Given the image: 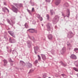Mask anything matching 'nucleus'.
I'll use <instances>...</instances> for the list:
<instances>
[{"mask_svg": "<svg viewBox=\"0 0 78 78\" xmlns=\"http://www.w3.org/2000/svg\"><path fill=\"white\" fill-rule=\"evenodd\" d=\"M16 69H19L18 68H17V67H16Z\"/></svg>", "mask_w": 78, "mask_h": 78, "instance_id": "50", "label": "nucleus"}, {"mask_svg": "<svg viewBox=\"0 0 78 78\" xmlns=\"http://www.w3.org/2000/svg\"><path fill=\"white\" fill-rule=\"evenodd\" d=\"M48 78H51V77H48Z\"/></svg>", "mask_w": 78, "mask_h": 78, "instance_id": "56", "label": "nucleus"}, {"mask_svg": "<svg viewBox=\"0 0 78 78\" xmlns=\"http://www.w3.org/2000/svg\"><path fill=\"white\" fill-rule=\"evenodd\" d=\"M78 51V48H74V51Z\"/></svg>", "mask_w": 78, "mask_h": 78, "instance_id": "26", "label": "nucleus"}, {"mask_svg": "<svg viewBox=\"0 0 78 78\" xmlns=\"http://www.w3.org/2000/svg\"><path fill=\"white\" fill-rule=\"evenodd\" d=\"M62 54H64L66 52V47H64L60 51Z\"/></svg>", "mask_w": 78, "mask_h": 78, "instance_id": "9", "label": "nucleus"}, {"mask_svg": "<svg viewBox=\"0 0 78 78\" xmlns=\"http://www.w3.org/2000/svg\"><path fill=\"white\" fill-rule=\"evenodd\" d=\"M0 24H1L2 25H3V24H2V23H0Z\"/></svg>", "mask_w": 78, "mask_h": 78, "instance_id": "55", "label": "nucleus"}, {"mask_svg": "<svg viewBox=\"0 0 78 78\" xmlns=\"http://www.w3.org/2000/svg\"><path fill=\"white\" fill-rule=\"evenodd\" d=\"M9 33L11 35L12 37H15V36H14V32L11 31H8Z\"/></svg>", "mask_w": 78, "mask_h": 78, "instance_id": "8", "label": "nucleus"}, {"mask_svg": "<svg viewBox=\"0 0 78 78\" xmlns=\"http://www.w3.org/2000/svg\"><path fill=\"white\" fill-rule=\"evenodd\" d=\"M46 77H47V76L46 75H44L43 76V78H45Z\"/></svg>", "mask_w": 78, "mask_h": 78, "instance_id": "36", "label": "nucleus"}, {"mask_svg": "<svg viewBox=\"0 0 78 78\" xmlns=\"http://www.w3.org/2000/svg\"><path fill=\"white\" fill-rule=\"evenodd\" d=\"M38 56V61H40L41 59V56H40V55H37Z\"/></svg>", "mask_w": 78, "mask_h": 78, "instance_id": "21", "label": "nucleus"}, {"mask_svg": "<svg viewBox=\"0 0 78 78\" xmlns=\"http://www.w3.org/2000/svg\"><path fill=\"white\" fill-rule=\"evenodd\" d=\"M60 63H61V64H62V65H63L64 66V67H65V66H67V65L64 64L63 63V62H62V61H61L60 62Z\"/></svg>", "mask_w": 78, "mask_h": 78, "instance_id": "22", "label": "nucleus"}, {"mask_svg": "<svg viewBox=\"0 0 78 78\" xmlns=\"http://www.w3.org/2000/svg\"><path fill=\"white\" fill-rule=\"evenodd\" d=\"M3 61L4 62V66H6V64H8V61L6 59H4L3 60Z\"/></svg>", "mask_w": 78, "mask_h": 78, "instance_id": "17", "label": "nucleus"}, {"mask_svg": "<svg viewBox=\"0 0 78 78\" xmlns=\"http://www.w3.org/2000/svg\"><path fill=\"white\" fill-rule=\"evenodd\" d=\"M20 65L22 66H25V63L23 61H20Z\"/></svg>", "mask_w": 78, "mask_h": 78, "instance_id": "14", "label": "nucleus"}, {"mask_svg": "<svg viewBox=\"0 0 78 78\" xmlns=\"http://www.w3.org/2000/svg\"><path fill=\"white\" fill-rule=\"evenodd\" d=\"M27 45L28 46V47H29V48H30L31 47V42L30 41H28L27 42Z\"/></svg>", "mask_w": 78, "mask_h": 78, "instance_id": "12", "label": "nucleus"}, {"mask_svg": "<svg viewBox=\"0 0 78 78\" xmlns=\"http://www.w3.org/2000/svg\"><path fill=\"white\" fill-rule=\"evenodd\" d=\"M9 62H14V61H12V59H11V58H9Z\"/></svg>", "mask_w": 78, "mask_h": 78, "instance_id": "24", "label": "nucleus"}, {"mask_svg": "<svg viewBox=\"0 0 78 78\" xmlns=\"http://www.w3.org/2000/svg\"><path fill=\"white\" fill-rule=\"evenodd\" d=\"M9 42L10 43H15V42H16V40L14 39H12L11 37H10L9 39Z\"/></svg>", "mask_w": 78, "mask_h": 78, "instance_id": "6", "label": "nucleus"}, {"mask_svg": "<svg viewBox=\"0 0 78 78\" xmlns=\"http://www.w3.org/2000/svg\"><path fill=\"white\" fill-rule=\"evenodd\" d=\"M9 33L11 35L12 37H15V36H14V32L11 31H8Z\"/></svg>", "mask_w": 78, "mask_h": 78, "instance_id": "7", "label": "nucleus"}, {"mask_svg": "<svg viewBox=\"0 0 78 78\" xmlns=\"http://www.w3.org/2000/svg\"><path fill=\"white\" fill-rule=\"evenodd\" d=\"M39 19L41 21H42V20H43V19H42V17H41L40 18H39Z\"/></svg>", "mask_w": 78, "mask_h": 78, "instance_id": "34", "label": "nucleus"}, {"mask_svg": "<svg viewBox=\"0 0 78 78\" xmlns=\"http://www.w3.org/2000/svg\"><path fill=\"white\" fill-rule=\"evenodd\" d=\"M36 50H34L35 53V54H37V52H36Z\"/></svg>", "mask_w": 78, "mask_h": 78, "instance_id": "44", "label": "nucleus"}, {"mask_svg": "<svg viewBox=\"0 0 78 78\" xmlns=\"http://www.w3.org/2000/svg\"><path fill=\"white\" fill-rule=\"evenodd\" d=\"M39 49L38 47L37 46L36 47H34V50H37Z\"/></svg>", "mask_w": 78, "mask_h": 78, "instance_id": "20", "label": "nucleus"}, {"mask_svg": "<svg viewBox=\"0 0 78 78\" xmlns=\"http://www.w3.org/2000/svg\"><path fill=\"white\" fill-rule=\"evenodd\" d=\"M56 28H57V27H56V26H55V29H56Z\"/></svg>", "mask_w": 78, "mask_h": 78, "instance_id": "46", "label": "nucleus"}, {"mask_svg": "<svg viewBox=\"0 0 78 78\" xmlns=\"http://www.w3.org/2000/svg\"><path fill=\"white\" fill-rule=\"evenodd\" d=\"M48 39L49 40H51L53 38V36L52 35L50 34L48 35Z\"/></svg>", "mask_w": 78, "mask_h": 78, "instance_id": "15", "label": "nucleus"}, {"mask_svg": "<svg viewBox=\"0 0 78 78\" xmlns=\"http://www.w3.org/2000/svg\"><path fill=\"white\" fill-rule=\"evenodd\" d=\"M73 36V34L72 33V32L71 31H70L68 34V37L69 38H71V37H72V36Z\"/></svg>", "mask_w": 78, "mask_h": 78, "instance_id": "5", "label": "nucleus"}, {"mask_svg": "<svg viewBox=\"0 0 78 78\" xmlns=\"http://www.w3.org/2000/svg\"><path fill=\"white\" fill-rule=\"evenodd\" d=\"M50 1L51 0H46V2H50Z\"/></svg>", "mask_w": 78, "mask_h": 78, "instance_id": "38", "label": "nucleus"}, {"mask_svg": "<svg viewBox=\"0 0 78 78\" xmlns=\"http://www.w3.org/2000/svg\"><path fill=\"white\" fill-rule=\"evenodd\" d=\"M73 69H74V70L75 71H76V72H78V69H77L76 68H73Z\"/></svg>", "mask_w": 78, "mask_h": 78, "instance_id": "29", "label": "nucleus"}, {"mask_svg": "<svg viewBox=\"0 0 78 78\" xmlns=\"http://www.w3.org/2000/svg\"><path fill=\"white\" fill-rule=\"evenodd\" d=\"M50 12L51 15H53V10H51Z\"/></svg>", "mask_w": 78, "mask_h": 78, "instance_id": "27", "label": "nucleus"}, {"mask_svg": "<svg viewBox=\"0 0 78 78\" xmlns=\"http://www.w3.org/2000/svg\"><path fill=\"white\" fill-rule=\"evenodd\" d=\"M1 75V73H0V76Z\"/></svg>", "mask_w": 78, "mask_h": 78, "instance_id": "54", "label": "nucleus"}, {"mask_svg": "<svg viewBox=\"0 0 78 78\" xmlns=\"http://www.w3.org/2000/svg\"><path fill=\"white\" fill-rule=\"evenodd\" d=\"M7 22H8V23H9V24H10V25H11L12 26V27H13V25L11 23V21H10V20H9L8 19H7Z\"/></svg>", "mask_w": 78, "mask_h": 78, "instance_id": "19", "label": "nucleus"}, {"mask_svg": "<svg viewBox=\"0 0 78 78\" xmlns=\"http://www.w3.org/2000/svg\"><path fill=\"white\" fill-rule=\"evenodd\" d=\"M7 48H8V46L7 47Z\"/></svg>", "mask_w": 78, "mask_h": 78, "instance_id": "53", "label": "nucleus"}, {"mask_svg": "<svg viewBox=\"0 0 78 78\" xmlns=\"http://www.w3.org/2000/svg\"><path fill=\"white\" fill-rule=\"evenodd\" d=\"M11 66H13V63H12V62H11Z\"/></svg>", "mask_w": 78, "mask_h": 78, "instance_id": "43", "label": "nucleus"}, {"mask_svg": "<svg viewBox=\"0 0 78 78\" xmlns=\"http://www.w3.org/2000/svg\"><path fill=\"white\" fill-rule=\"evenodd\" d=\"M59 17L58 16H55L53 20V22L54 24H56V23L58 20V19H59Z\"/></svg>", "mask_w": 78, "mask_h": 78, "instance_id": "2", "label": "nucleus"}, {"mask_svg": "<svg viewBox=\"0 0 78 78\" xmlns=\"http://www.w3.org/2000/svg\"><path fill=\"white\" fill-rule=\"evenodd\" d=\"M29 37L30 39H32V40L34 39V37H32V39H31V38L30 37Z\"/></svg>", "mask_w": 78, "mask_h": 78, "instance_id": "39", "label": "nucleus"}, {"mask_svg": "<svg viewBox=\"0 0 78 78\" xmlns=\"http://www.w3.org/2000/svg\"><path fill=\"white\" fill-rule=\"evenodd\" d=\"M61 3V0H57L55 3L56 6H58Z\"/></svg>", "mask_w": 78, "mask_h": 78, "instance_id": "10", "label": "nucleus"}, {"mask_svg": "<svg viewBox=\"0 0 78 78\" xmlns=\"http://www.w3.org/2000/svg\"><path fill=\"white\" fill-rule=\"evenodd\" d=\"M62 16H63V17H64V18H65L66 17H69V16H70V10L69 9H67L66 14V16H65V15L63 12H62Z\"/></svg>", "mask_w": 78, "mask_h": 78, "instance_id": "1", "label": "nucleus"}, {"mask_svg": "<svg viewBox=\"0 0 78 78\" xmlns=\"http://www.w3.org/2000/svg\"><path fill=\"white\" fill-rule=\"evenodd\" d=\"M24 26H25V27L26 28H28V25H27V23H26L24 25Z\"/></svg>", "mask_w": 78, "mask_h": 78, "instance_id": "23", "label": "nucleus"}, {"mask_svg": "<svg viewBox=\"0 0 78 78\" xmlns=\"http://www.w3.org/2000/svg\"><path fill=\"white\" fill-rule=\"evenodd\" d=\"M28 66L29 67H32V64L31 63H29Z\"/></svg>", "mask_w": 78, "mask_h": 78, "instance_id": "30", "label": "nucleus"}, {"mask_svg": "<svg viewBox=\"0 0 78 78\" xmlns=\"http://www.w3.org/2000/svg\"><path fill=\"white\" fill-rule=\"evenodd\" d=\"M62 76H63V77H64V78H66V75L65 74H62Z\"/></svg>", "mask_w": 78, "mask_h": 78, "instance_id": "32", "label": "nucleus"}, {"mask_svg": "<svg viewBox=\"0 0 78 78\" xmlns=\"http://www.w3.org/2000/svg\"><path fill=\"white\" fill-rule=\"evenodd\" d=\"M34 32L35 33H37V30H35L34 29Z\"/></svg>", "mask_w": 78, "mask_h": 78, "instance_id": "40", "label": "nucleus"}, {"mask_svg": "<svg viewBox=\"0 0 78 78\" xmlns=\"http://www.w3.org/2000/svg\"><path fill=\"white\" fill-rule=\"evenodd\" d=\"M47 27L48 29V31H50L51 30H53V27L51 26V24L50 23H48L47 25Z\"/></svg>", "mask_w": 78, "mask_h": 78, "instance_id": "3", "label": "nucleus"}, {"mask_svg": "<svg viewBox=\"0 0 78 78\" xmlns=\"http://www.w3.org/2000/svg\"><path fill=\"white\" fill-rule=\"evenodd\" d=\"M41 17V15H37V17L38 19H39V18H40Z\"/></svg>", "mask_w": 78, "mask_h": 78, "instance_id": "41", "label": "nucleus"}, {"mask_svg": "<svg viewBox=\"0 0 78 78\" xmlns=\"http://www.w3.org/2000/svg\"><path fill=\"white\" fill-rule=\"evenodd\" d=\"M27 31H29L31 33H33L34 32V29H30L27 30Z\"/></svg>", "mask_w": 78, "mask_h": 78, "instance_id": "13", "label": "nucleus"}, {"mask_svg": "<svg viewBox=\"0 0 78 78\" xmlns=\"http://www.w3.org/2000/svg\"><path fill=\"white\" fill-rule=\"evenodd\" d=\"M41 56L43 60H44V61H45L46 59V58L45 57V55H44L41 54Z\"/></svg>", "mask_w": 78, "mask_h": 78, "instance_id": "16", "label": "nucleus"}, {"mask_svg": "<svg viewBox=\"0 0 78 78\" xmlns=\"http://www.w3.org/2000/svg\"><path fill=\"white\" fill-rule=\"evenodd\" d=\"M37 62H38V61H37V60H36L35 62H34V64H37Z\"/></svg>", "mask_w": 78, "mask_h": 78, "instance_id": "33", "label": "nucleus"}, {"mask_svg": "<svg viewBox=\"0 0 78 78\" xmlns=\"http://www.w3.org/2000/svg\"><path fill=\"white\" fill-rule=\"evenodd\" d=\"M10 20H11V22L12 23V24L13 25H13H14V24L15 23V22L12 21V20L11 19H10Z\"/></svg>", "mask_w": 78, "mask_h": 78, "instance_id": "28", "label": "nucleus"}, {"mask_svg": "<svg viewBox=\"0 0 78 78\" xmlns=\"http://www.w3.org/2000/svg\"><path fill=\"white\" fill-rule=\"evenodd\" d=\"M77 77H78V73L77 74Z\"/></svg>", "mask_w": 78, "mask_h": 78, "instance_id": "52", "label": "nucleus"}, {"mask_svg": "<svg viewBox=\"0 0 78 78\" xmlns=\"http://www.w3.org/2000/svg\"><path fill=\"white\" fill-rule=\"evenodd\" d=\"M70 58L71 59H76V56L75 55L72 54L70 56Z\"/></svg>", "mask_w": 78, "mask_h": 78, "instance_id": "11", "label": "nucleus"}, {"mask_svg": "<svg viewBox=\"0 0 78 78\" xmlns=\"http://www.w3.org/2000/svg\"><path fill=\"white\" fill-rule=\"evenodd\" d=\"M32 12H34V8H32Z\"/></svg>", "mask_w": 78, "mask_h": 78, "instance_id": "37", "label": "nucleus"}, {"mask_svg": "<svg viewBox=\"0 0 78 78\" xmlns=\"http://www.w3.org/2000/svg\"><path fill=\"white\" fill-rule=\"evenodd\" d=\"M12 11H13L14 12L16 13H17V12L18 11V9L17 8H16L14 5H12Z\"/></svg>", "mask_w": 78, "mask_h": 78, "instance_id": "4", "label": "nucleus"}, {"mask_svg": "<svg viewBox=\"0 0 78 78\" xmlns=\"http://www.w3.org/2000/svg\"><path fill=\"white\" fill-rule=\"evenodd\" d=\"M67 5H68V3H66L65 4V6H67Z\"/></svg>", "mask_w": 78, "mask_h": 78, "instance_id": "45", "label": "nucleus"}, {"mask_svg": "<svg viewBox=\"0 0 78 78\" xmlns=\"http://www.w3.org/2000/svg\"><path fill=\"white\" fill-rule=\"evenodd\" d=\"M32 70H30V72H29V73H31V71Z\"/></svg>", "mask_w": 78, "mask_h": 78, "instance_id": "42", "label": "nucleus"}, {"mask_svg": "<svg viewBox=\"0 0 78 78\" xmlns=\"http://www.w3.org/2000/svg\"><path fill=\"white\" fill-rule=\"evenodd\" d=\"M2 10L3 11H4V12H5L6 9V10L8 11V12H9V10H8V9L6 7H4L3 8H2Z\"/></svg>", "mask_w": 78, "mask_h": 78, "instance_id": "18", "label": "nucleus"}, {"mask_svg": "<svg viewBox=\"0 0 78 78\" xmlns=\"http://www.w3.org/2000/svg\"><path fill=\"white\" fill-rule=\"evenodd\" d=\"M13 5H15V6H17V5H18V4L16 3H14Z\"/></svg>", "mask_w": 78, "mask_h": 78, "instance_id": "35", "label": "nucleus"}, {"mask_svg": "<svg viewBox=\"0 0 78 78\" xmlns=\"http://www.w3.org/2000/svg\"><path fill=\"white\" fill-rule=\"evenodd\" d=\"M28 12L30 14H31V13L32 12V11L29 10L28 9L27 10Z\"/></svg>", "mask_w": 78, "mask_h": 78, "instance_id": "25", "label": "nucleus"}, {"mask_svg": "<svg viewBox=\"0 0 78 78\" xmlns=\"http://www.w3.org/2000/svg\"><path fill=\"white\" fill-rule=\"evenodd\" d=\"M20 6V7L22 6V5L21 4V5Z\"/></svg>", "mask_w": 78, "mask_h": 78, "instance_id": "51", "label": "nucleus"}, {"mask_svg": "<svg viewBox=\"0 0 78 78\" xmlns=\"http://www.w3.org/2000/svg\"><path fill=\"white\" fill-rule=\"evenodd\" d=\"M33 4H34V3H33Z\"/></svg>", "mask_w": 78, "mask_h": 78, "instance_id": "58", "label": "nucleus"}, {"mask_svg": "<svg viewBox=\"0 0 78 78\" xmlns=\"http://www.w3.org/2000/svg\"><path fill=\"white\" fill-rule=\"evenodd\" d=\"M67 45H69V44H67Z\"/></svg>", "mask_w": 78, "mask_h": 78, "instance_id": "57", "label": "nucleus"}, {"mask_svg": "<svg viewBox=\"0 0 78 78\" xmlns=\"http://www.w3.org/2000/svg\"><path fill=\"white\" fill-rule=\"evenodd\" d=\"M31 4L32 5V6H34V5H33V4H32V3H31Z\"/></svg>", "mask_w": 78, "mask_h": 78, "instance_id": "47", "label": "nucleus"}, {"mask_svg": "<svg viewBox=\"0 0 78 78\" xmlns=\"http://www.w3.org/2000/svg\"><path fill=\"white\" fill-rule=\"evenodd\" d=\"M4 5H6V4H5V3H4Z\"/></svg>", "mask_w": 78, "mask_h": 78, "instance_id": "48", "label": "nucleus"}, {"mask_svg": "<svg viewBox=\"0 0 78 78\" xmlns=\"http://www.w3.org/2000/svg\"><path fill=\"white\" fill-rule=\"evenodd\" d=\"M42 27H43L44 26V24H42Z\"/></svg>", "mask_w": 78, "mask_h": 78, "instance_id": "49", "label": "nucleus"}, {"mask_svg": "<svg viewBox=\"0 0 78 78\" xmlns=\"http://www.w3.org/2000/svg\"><path fill=\"white\" fill-rule=\"evenodd\" d=\"M46 17H47V20H48L49 19V15L48 14L46 15Z\"/></svg>", "mask_w": 78, "mask_h": 78, "instance_id": "31", "label": "nucleus"}]
</instances>
